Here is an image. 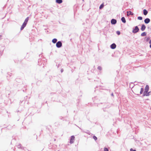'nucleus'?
<instances>
[{
  "mask_svg": "<svg viewBox=\"0 0 151 151\" xmlns=\"http://www.w3.org/2000/svg\"><path fill=\"white\" fill-rule=\"evenodd\" d=\"M139 30V29L138 28V27H137V26H136L134 27V28H133L132 32L133 33L135 34L138 32Z\"/></svg>",
  "mask_w": 151,
  "mask_h": 151,
  "instance_id": "1",
  "label": "nucleus"
},
{
  "mask_svg": "<svg viewBox=\"0 0 151 151\" xmlns=\"http://www.w3.org/2000/svg\"><path fill=\"white\" fill-rule=\"evenodd\" d=\"M62 43L61 41H59L56 43V46L58 48L61 47L62 46Z\"/></svg>",
  "mask_w": 151,
  "mask_h": 151,
  "instance_id": "2",
  "label": "nucleus"
},
{
  "mask_svg": "<svg viewBox=\"0 0 151 151\" xmlns=\"http://www.w3.org/2000/svg\"><path fill=\"white\" fill-rule=\"evenodd\" d=\"M149 90V86L148 85H146L145 89V91L144 92L147 93L148 92Z\"/></svg>",
  "mask_w": 151,
  "mask_h": 151,
  "instance_id": "3",
  "label": "nucleus"
},
{
  "mask_svg": "<svg viewBox=\"0 0 151 151\" xmlns=\"http://www.w3.org/2000/svg\"><path fill=\"white\" fill-rule=\"evenodd\" d=\"M117 22V21L116 19H112L111 20V23L112 24H115Z\"/></svg>",
  "mask_w": 151,
  "mask_h": 151,
  "instance_id": "4",
  "label": "nucleus"
},
{
  "mask_svg": "<svg viewBox=\"0 0 151 151\" xmlns=\"http://www.w3.org/2000/svg\"><path fill=\"white\" fill-rule=\"evenodd\" d=\"M110 47L112 49H114L116 47V45L115 44L113 43L110 45Z\"/></svg>",
  "mask_w": 151,
  "mask_h": 151,
  "instance_id": "5",
  "label": "nucleus"
},
{
  "mask_svg": "<svg viewBox=\"0 0 151 151\" xmlns=\"http://www.w3.org/2000/svg\"><path fill=\"white\" fill-rule=\"evenodd\" d=\"M151 93L150 91L149 92H147V93H145L143 92V96H148L150 95V93Z\"/></svg>",
  "mask_w": 151,
  "mask_h": 151,
  "instance_id": "6",
  "label": "nucleus"
},
{
  "mask_svg": "<svg viewBox=\"0 0 151 151\" xmlns=\"http://www.w3.org/2000/svg\"><path fill=\"white\" fill-rule=\"evenodd\" d=\"M75 139V137L74 136H72L71 137V138L70 140V143L71 144H72L73 142V140H74Z\"/></svg>",
  "mask_w": 151,
  "mask_h": 151,
  "instance_id": "7",
  "label": "nucleus"
},
{
  "mask_svg": "<svg viewBox=\"0 0 151 151\" xmlns=\"http://www.w3.org/2000/svg\"><path fill=\"white\" fill-rule=\"evenodd\" d=\"M150 22V19L148 18L145 19L144 20V22L145 24H147Z\"/></svg>",
  "mask_w": 151,
  "mask_h": 151,
  "instance_id": "8",
  "label": "nucleus"
},
{
  "mask_svg": "<svg viewBox=\"0 0 151 151\" xmlns=\"http://www.w3.org/2000/svg\"><path fill=\"white\" fill-rule=\"evenodd\" d=\"M134 14V13L132 12L131 11H127V16H128L130 15H133Z\"/></svg>",
  "mask_w": 151,
  "mask_h": 151,
  "instance_id": "9",
  "label": "nucleus"
},
{
  "mask_svg": "<svg viewBox=\"0 0 151 151\" xmlns=\"http://www.w3.org/2000/svg\"><path fill=\"white\" fill-rule=\"evenodd\" d=\"M146 27L145 25L144 24H143L142 25L141 29L142 31H144Z\"/></svg>",
  "mask_w": 151,
  "mask_h": 151,
  "instance_id": "10",
  "label": "nucleus"
},
{
  "mask_svg": "<svg viewBox=\"0 0 151 151\" xmlns=\"http://www.w3.org/2000/svg\"><path fill=\"white\" fill-rule=\"evenodd\" d=\"M143 13L144 15H146L148 13V11L146 9H144L143 10Z\"/></svg>",
  "mask_w": 151,
  "mask_h": 151,
  "instance_id": "11",
  "label": "nucleus"
},
{
  "mask_svg": "<svg viewBox=\"0 0 151 151\" xmlns=\"http://www.w3.org/2000/svg\"><path fill=\"white\" fill-rule=\"evenodd\" d=\"M79 129H81L82 131V132H84V133H86V134H90V133L88 132V131H84L82 129H81V128H80V127H79Z\"/></svg>",
  "mask_w": 151,
  "mask_h": 151,
  "instance_id": "12",
  "label": "nucleus"
},
{
  "mask_svg": "<svg viewBox=\"0 0 151 151\" xmlns=\"http://www.w3.org/2000/svg\"><path fill=\"white\" fill-rule=\"evenodd\" d=\"M121 20L122 21V22L124 23H125L126 22L125 19L124 17H123L121 18Z\"/></svg>",
  "mask_w": 151,
  "mask_h": 151,
  "instance_id": "13",
  "label": "nucleus"
},
{
  "mask_svg": "<svg viewBox=\"0 0 151 151\" xmlns=\"http://www.w3.org/2000/svg\"><path fill=\"white\" fill-rule=\"evenodd\" d=\"M56 3L59 4H61L63 2L62 0H56Z\"/></svg>",
  "mask_w": 151,
  "mask_h": 151,
  "instance_id": "14",
  "label": "nucleus"
},
{
  "mask_svg": "<svg viewBox=\"0 0 151 151\" xmlns=\"http://www.w3.org/2000/svg\"><path fill=\"white\" fill-rule=\"evenodd\" d=\"M57 40L56 38H54L52 40V42L53 43H57Z\"/></svg>",
  "mask_w": 151,
  "mask_h": 151,
  "instance_id": "15",
  "label": "nucleus"
},
{
  "mask_svg": "<svg viewBox=\"0 0 151 151\" xmlns=\"http://www.w3.org/2000/svg\"><path fill=\"white\" fill-rule=\"evenodd\" d=\"M146 35H147L146 32H144L142 33L141 34V35L142 37H144V36H146Z\"/></svg>",
  "mask_w": 151,
  "mask_h": 151,
  "instance_id": "16",
  "label": "nucleus"
},
{
  "mask_svg": "<svg viewBox=\"0 0 151 151\" xmlns=\"http://www.w3.org/2000/svg\"><path fill=\"white\" fill-rule=\"evenodd\" d=\"M28 20H29V17H28L26 18L24 22H25L27 24V23L28 22Z\"/></svg>",
  "mask_w": 151,
  "mask_h": 151,
  "instance_id": "17",
  "label": "nucleus"
},
{
  "mask_svg": "<svg viewBox=\"0 0 151 151\" xmlns=\"http://www.w3.org/2000/svg\"><path fill=\"white\" fill-rule=\"evenodd\" d=\"M144 91V89L143 88H141L140 91V94H141Z\"/></svg>",
  "mask_w": 151,
  "mask_h": 151,
  "instance_id": "18",
  "label": "nucleus"
},
{
  "mask_svg": "<svg viewBox=\"0 0 151 151\" xmlns=\"http://www.w3.org/2000/svg\"><path fill=\"white\" fill-rule=\"evenodd\" d=\"M104 6V5L103 4H102L100 5L99 7V9H102L103 8Z\"/></svg>",
  "mask_w": 151,
  "mask_h": 151,
  "instance_id": "19",
  "label": "nucleus"
},
{
  "mask_svg": "<svg viewBox=\"0 0 151 151\" xmlns=\"http://www.w3.org/2000/svg\"><path fill=\"white\" fill-rule=\"evenodd\" d=\"M137 19L138 20H142V17L141 16L138 17H137Z\"/></svg>",
  "mask_w": 151,
  "mask_h": 151,
  "instance_id": "20",
  "label": "nucleus"
},
{
  "mask_svg": "<svg viewBox=\"0 0 151 151\" xmlns=\"http://www.w3.org/2000/svg\"><path fill=\"white\" fill-rule=\"evenodd\" d=\"M41 62V59H39L38 60V64L39 65H41L42 64V63H41L40 64V62Z\"/></svg>",
  "mask_w": 151,
  "mask_h": 151,
  "instance_id": "21",
  "label": "nucleus"
},
{
  "mask_svg": "<svg viewBox=\"0 0 151 151\" xmlns=\"http://www.w3.org/2000/svg\"><path fill=\"white\" fill-rule=\"evenodd\" d=\"M93 138L95 140H96L97 139V137L95 136H93Z\"/></svg>",
  "mask_w": 151,
  "mask_h": 151,
  "instance_id": "22",
  "label": "nucleus"
},
{
  "mask_svg": "<svg viewBox=\"0 0 151 151\" xmlns=\"http://www.w3.org/2000/svg\"><path fill=\"white\" fill-rule=\"evenodd\" d=\"M25 27H24V26H23V25H22V26H21V28H20L21 30H23Z\"/></svg>",
  "mask_w": 151,
  "mask_h": 151,
  "instance_id": "23",
  "label": "nucleus"
},
{
  "mask_svg": "<svg viewBox=\"0 0 151 151\" xmlns=\"http://www.w3.org/2000/svg\"><path fill=\"white\" fill-rule=\"evenodd\" d=\"M98 69L100 70H102V68L100 66H99L98 67Z\"/></svg>",
  "mask_w": 151,
  "mask_h": 151,
  "instance_id": "24",
  "label": "nucleus"
},
{
  "mask_svg": "<svg viewBox=\"0 0 151 151\" xmlns=\"http://www.w3.org/2000/svg\"><path fill=\"white\" fill-rule=\"evenodd\" d=\"M116 33L118 35H119L120 34V32L118 31H116Z\"/></svg>",
  "mask_w": 151,
  "mask_h": 151,
  "instance_id": "25",
  "label": "nucleus"
},
{
  "mask_svg": "<svg viewBox=\"0 0 151 151\" xmlns=\"http://www.w3.org/2000/svg\"><path fill=\"white\" fill-rule=\"evenodd\" d=\"M7 128L9 129H10L12 128V127H11V126L10 125H8L7 126Z\"/></svg>",
  "mask_w": 151,
  "mask_h": 151,
  "instance_id": "26",
  "label": "nucleus"
},
{
  "mask_svg": "<svg viewBox=\"0 0 151 151\" xmlns=\"http://www.w3.org/2000/svg\"><path fill=\"white\" fill-rule=\"evenodd\" d=\"M104 151H109L108 149L106 147H104Z\"/></svg>",
  "mask_w": 151,
  "mask_h": 151,
  "instance_id": "27",
  "label": "nucleus"
},
{
  "mask_svg": "<svg viewBox=\"0 0 151 151\" xmlns=\"http://www.w3.org/2000/svg\"><path fill=\"white\" fill-rule=\"evenodd\" d=\"M27 24L25 22H24L22 24V25H23L24 27H25L27 25Z\"/></svg>",
  "mask_w": 151,
  "mask_h": 151,
  "instance_id": "28",
  "label": "nucleus"
},
{
  "mask_svg": "<svg viewBox=\"0 0 151 151\" xmlns=\"http://www.w3.org/2000/svg\"><path fill=\"white\" fill-rule=\"evenodd\" d=\"M27 24L25 22H24L22 24V25H23L24 27H25L27 25Z\"/></svg>",
  "mask_w": 151,
  "mask_h": 151,
  "instance_id": "29",
  "label": "nucleus"
},
{
  "mask_svg": "<svg viewBox=\"0 0 151 151\" xmlns=\"http://www.w3.org/2000/svg\"><path fill=\"white\" fill-rule=\"evenodd\" d=\"M130 151H136V150H133L132 148H131L130 149Z\"/></svg>",
  "mask_w": 151,
  "mask_h": 151,
  "instance_id": "30",
  "label": "nucleus"
},
{
  "mask_svg": "<svg viewBox=\"0 0 151 151\" xmlns=\"http://www.w3.org/2000/svg\"><path fill=\"white\" fill-rule=\"evenodd\" d=\"M150 40V38L149 37H148L146 39V41H148Z\"/></svg>",
  "mask_w": 151,
  "mask_h": 151,
  "instance_id": "31",
  "label": "nucleus"
},
{
  "mask_svg": "<svg viewBox=\"0 0 151 151\" xmlns=\"http://www.w3.org/2000/svg\"><path fill=\"white\" fill-rule=\"evenodd\" d=\"M61 65L60 64H58V68H59L60 66Z\"/></svg>",
  "mask_w": 151,
  "mask_h": 151,
  "instance_id": "32",
  "label": "nucleus"
},
{
  "mask_svg": "<svg viewBox=\"0 0 151 151\" xmlns=\"http://www.w3.org/2000/svg\"><path fill=\"white\" fill-rule=\"evenodd\" d=\"M60 71L61 73H62L63 71V69H61Z\"/></svg>",
  "mask_w": 151,
  "mask_h": 151,
  "instance_id": "33",
  "label": "nucleus"
},
{
  "mask_svg": "<svg viewBox=\"0 0 151 151\" xmlns=\"http://www.w3.org/2000/svg\"><path fill=\"white\" fill-rule=\"evenodd\" d=\"M149 43L150 44H151V40H150L149 41Z\"/></svg>",
  "mask_w": 151,
  "mask_h": 151,
  "instance_id": "34",
  "label": "nucleus"
},
{
  "mask_svg": "<svg viewBox=\"0 0 151 151\" xmlns=\"http://www.w3.org/2000/svg\"><path fill=\"white\" fill-rule=\"evenodd\" d=\"M2 37V36L0 35V39H1V38Z\"/></svg>",
  "mask_w": 151,
  "mask_h": 151,
  "instance_id": "35",
  "label": "nucleus"
},
{
  "mask_svg": "<svg viewBox=\"0 0 151 151\" xmlns=\"http://www.w3.org/2000/svg\"><path fill=\"white\" fill-rule=\"evenodd\" d=\"M111 96H114V95H113V93H112L111 94Z\"/></svg>",
  "mask_w": 151,
  "mask_h": 151,
  "instance_id": "36",
  "label": "nucleus"
},
{
  "mask_svg": "<svg viewBox=\"0 0 151 151\" xmlns=\"http://www.w3.org/2000/svg\"><path fill=\"white\" fill-rule=\"evenodd\" d=\"M150 48H151V44H150Z\"/></svg>",
  "mask_w": 151,
  "mask_h": 151,
  "instance_id": "37",
  "label": "nucleus"
},
{
  "mask_svg": "<svg viewBox=\"0 0 151 151\" xmlns=\"http://www.w3.org/2000/svg\"><path fill=\"white\" fill-rule=\"evenodd\" d=\"M147 28H148V29H149V27H148Z\"/></svg>",
  "mask_w": 151,
  "mask_h": 151,
  "instance_id": "38",
  "label": "nucleus"
}]
</instances>
